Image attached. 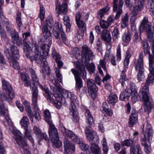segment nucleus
<instances>
[{
	"instance_id": "16",
	"label": "nucleus",
	"mask_w": 154,
	"mask_h": 154,
	"mask_svg": "<svg viewBox=\"0 0 154 154\" xmlns=\"http://www.w3.org/2000/svg\"><path fill=\"white\" fill-rule=\"evenodd\" d=\"M153 134V130L151 125L147 122L146 124L144 133V138L142 139V141H146V140H149L151 139Z\"/></svg>"
},
{
	"instance_id": "42",
	"label": "nucleus",
	"mask_w": 154,
	"mask_h": 154,
	"mask_svg": "<svg viewBox=\"0 0 154 154\" xmlns=\"http://www.w3.org/2000/svg\"><path fill=\"white\" fill-rule=\"evenodd\" d=\"M64 23L66 26V31L69 32L70 30L71 24L70 22L69 17L67 16H65L63 18Z\"/></svg>"
},
{
	"instance_id": "44",
	"label": "nucleus",
	"mask_w": 154,
	"mask_h": 154,
	"mask_svg": "<svg viewBox=\"0 0 154 154\" xmlns=\"http://www.w3.org/2000/svg\"><path fill=\"white\" fill-rule=\"evenodd\" d=\"M144 0H138L137 2V5L135 6V15L138 13L143 8Z\"/></svg>"
},
{
	"instance_id": "27",
	"label": "nucleus",
	"mask_w": 154,
	"mask_h": 154,
	"mask_svg": "<svg viewBox=\"0 0 154 154\" xmlns=\"http://www.w3.org/2000/svg\"><path fill=\"white\" fill-rule=\"evenodd\" d=\"M25 82V85L27 87L30 86L32 88V97H33L34 94L35 93L37 95V98L38 96V90L37 89V85L38 84V83H35V85H33V82L35 81H33L32 80V82H30L27 80Z\"/></svg>"
},
{
	"instance_id": "19",
	"label": "nucleus",
	"mask_w": 154,
	"mask_h": 154,
	"mask_svg": "<svg viewBox=\"0 0 154 154\" xmlns=\"http://www.w3.org/2000/svg\"><path fill=\"white\" fill-rule=\"evenodd\" d=\"M82 57L85 60H90L93 55V53L90 48L86 46L82 47Z\"/></svg>"
},
{
	"instance_id": "48",
	"label": "nucleus",
	"mask_w": 154,
	"mask_h": 154,
	"mask_svg": "<svg viewBox=\"0 0 154 154\" xmlns=\"http://www.w3.org/2000/svg\"><path fill=\"white\" fill-rule=\"evenodd\" d=\"M77 26L79 28H82L81 32H80L79 31H78V34L79 35H82L83 34V32H84L83 29L85 28L86 25L85 23L82 20L79 21L78 22H76Z\"/></svg>"
},
{
	"instance_id": "49",
	"label": "nucleus",
	"mask_w": 154,
	"mask_h": 154,
	"mask_svg": "<svg viewBox=\"0 0 154 154\" xmlns=\"http://www.w3.org/2000/svg\"><path fill=\"white\" fill-rule=\"evenodd\" d=\"M129 120V126L132 127L134 125L135 123V111L134 110L133 111H132L131 114L130 116Z\"/></svg>"
},
{
	"instance_id": "36",
	"label": "nucleus",
	"mask_w": 154,
	"mask_h": 154,
	"mask_svg": "<svg viewBox=\"0 0 154 154\" xmlns=\"http://www.w3.org/2000/svg\"><path fill=\"white\" fill-rule=\"evenodd\" d=\"M43 116L45 121L48 125L52 123L51 113L49 110L46 109L44 111Z\"/></svg>"
},
{
	"instance_id": "59",
	"label": "nucleus",
	"mask_w": 154,
	"mask_h": 154,
	"mask_svg": "<svg viewBox=\"0 0 154 154\" xmlns=\"http://www.w3.org/2000/svg\"><path fill=\"white\" fill-rule=\"evenodd\" d=\"M79 146L81 149L83 151H86L88 149V146L84 143H81L79 141Z\"/></svg>"
},
{
	"instance_id": "14",
	"label": "nucleus",
	"mask_w": 154,
	"mask_h": 154,
	"mask_svg": "<svg viewBox=\"0 0 154 154\" xmlns=\"http://www.w3.org/2000/svg\"><path fill=\"white\" fill-rule=\"evenodd\" d=\"M123 5V0H113V11L116 12V18L119 19L122 13V8Z\"/></svg>"
},
{
	"instance_id": "25",
	"label": "nucleus",
	"mask_w": 154,
	"mask_h": 154,
	"mask_svg": "<svg viewBox=\"0 0 154 154\" xmlns=\"http://www.w3.org/2000/svg\"><path fill=\"white\" fill-rule=\"evenodd\" d=\"M76 97L74 98L73 99H71V105L70 106L69 109L70 114L76 120L78 119L76 108L75 106V104L76 103Z\"/></svg>"
},
{
	"instance_id": "1",
	"label": "nucleus",
	"mask_w": 154,
	"mask_h": 154,
	"mask_svg": "<svg viewBox=\"0 0 154 154\" xmlns=\"http://www.w3.org/2000/svg\"><path fill=\"white\" fill-rule=\"evenodd\" d=\"M149 68L151 74L149 75L145 85L139 92L140 94L137 95L136 97L137 100H143L144 109L147 112H150L153 107V100L149 95V86L153 83L154 79V56L153 55H149Z\"/></svg>"
},
{
	"instance_id": "39",
	"label": "nucleus",
	"mask_w": 154,
	"mask_h": 154,
	"mask_svg": "<svg viewBox=\"0 0 154 154\" xmlns=\"http://www.w3.org/2000/svg\"><path fill=\"white\" fill-rule=\"evenodd\" d=\"M102 110L105 112L109 116H111L113 114V112L111 109H109L108 106L106 102L103 103L102 107Z\"/></svg>"
},
{
	"instance_id": "43",
	"label": "nucleus",
	"mask_w": 154,
	"mask_h": 154,
	"mask_svg": "<svg viewBox=\"0 0 154 154\" xmlns=\"http://www.w3.org/2000/svg\"><path fill=\"white\" fill-rule=\"evenodd\" d=\"M16 20L19 29L20 30V28L23 26L21 21V14L20 12H18L17 13Z\"/></svg>"
},
{
	"instance_id": "31",
	"label": "nucleus",
	"mask_w": 154,
	"mask_h": 154,
	"mask_svg": "<svg viewBox=\"0 0 154 154\" xmlns=\"http://www.w3.org/2000/svg\"><path fill=\"white\" fill-rule=\"evenodd\" d=\"M67 5L65 3H63L62 4H57L56 5V10L57 11L58 10L57 12L60 14H65L67 11Z\"/></svg>"
},
{
	"instance_id": "17",
	"label": "nucleus",
	"mask_w": 154,
	"mask_h": 154,
	"mask_svg": "<svg viewBox=\"0 0 154 154\" xmlns=\"http://www.w3.org/2000/svg\"><path fill=\"white\" fill-rule=\"evenodd\" d=\"M54 70L57 77V79L54 81V84L57 91L59 92H61L62 91V89L61 86L59 82L62 83V76L60 73V70L59 68H56L54 69Z\"/></svg>"
},
{
	"instance_id": "38",
	"label": "nucleus",
	"mask_w": 154,
	"mask_h": 154,
	"mask_svg": "<svg viewBox=\"0 0 154 154\" xmlns=\"http://www.w3.org/2000/svg\"><path fill=\"white\" fill-rule=\"evenodd\" d=\"M117 100L118 97L116 95L112 93L109 94L107 99V101L109 103L114 105L117 102Z\"/></svg>"
},
{
	"instance_id": "60",
	"label": "nucleus",
	"mask_w": 154,
	"mask_h": 154,
	"mask_svg": "<svg viewBox=\"0 0 154 154\" xmlns=\"http://www.w3.org/2000/svg\"><path fill=\"white\" fill-rule=\"evenodd\" d=\"M33 130L38 137H41L42 133L39 128L36 126H34L33 128Z\"/></svg>"
},
{
	"instance_id": "33",
	"label": "nucleus",
	"mask_w": 154,
	"mask_h": 154,
	"mask_svg": "<svg viewBox=\"0 0 154 154\" xmlns=\"http://www.w3.org/2000/svg\"><path fill=\"white\" fill-rule=\"evenodd\" d=\"M131 94L129 89H125L121 93L119 99L122 101H126L129 99Z\"/></svg>"
},
{
	"instance_id": "35",
	"label": "nucleus",
	"mask_w": 154,
	"mask_h": 154,
	"mask_svg": "<svg viewBox=\"0 0 154 154\" xmlns=\"http://www.w3.org/2000/svg\"><path fill=\"white\" fill-rule=\"evenodd\" d=\"M23 104L25 106L26 109L28 113L29 116V117L30 120L33 121V116L31 110V108L29 103L28 101H26L23 102Z\"/></svg>"
},
{
	"instance_id": "46",
	"label": "nucleus",
	"mask_w": 154,
	"mask_h": 154,
	"mask_svg": "<svg viewBox=\"0 0 154 154\" xmlns=\"http://www.w3.org/2000/svg\"><path fill=\"white\" fill-rule=\"evenodd\" d=\"M125 72V70H123L122 71L119 80L120 83H121L122 86H124L125 82L128 80L126 77Z\"/></svg>"
},
{
	"instance_id": "28",
	"label": "nucleus",
	"mask_w": 154,
	"mask_h": 154,
	"mask_svg": "<svg viewBox=\"0 0 154 154\" xmlns=\"http://www.w3.org/2000/svg\"><path fill=\"white\" fill-rule=\"evenodd\" d=\"M87 87L89 90L92 91L91 93V96L94 94V93L96 92L98 90L97 87L93 79H89L87 81Z\"/></svg>"
},
{
	"instance_id": "11",
	"label": "nucleus",
	"mask_w": 154,
	"mask_h": 154,
	"mask_svg": "<svg viewBox=\"0 0 154 154\" xmlns=\"http://www.w3.org/2000/svg\"><path fill=\"white\" fill-rule=\"evenodd\" d=\"M52 28V24L49 20L46 21L45 24L43 26L42 31L43 36L45 38V42L49 45L51 44V35L49 29Z\"/></svg>"
},
{
	"instance_id": "2",
	"label": "nucleus",
	"mask_w": 154,
	"mask_h": 154,
	"mask_svg": "<svg viewBox=\"0 0 154 154\" xmlns=\"http://www.w3.org/2000/svg\"><path fill=\"white\" fill-rule=\"evenodd\" d=\"M76 67L79 71L72 69L71 71L74 76L76 89L77 91H79L83 86L81 76L85 80L86 78V72L83 66L78 64L76 65Z\"/></svg>"
},
{
	"instance_id": "55",
	"label": "nucleus",
	"mask_w": 154,
	"mask_h": 154,
	"mask_svg": "<svg viewBox=\"0 0 154 154\" xmlns=\"http://www.w3.org/2000/svg\"><path fill=\"white\" fill-rule=\"evenodd\" d=\"M102 144L103 146V154H107L108 151V149L107 146L106 140L104 138L103 139L102 141Z\"/></svg>"
},
{
	"instance_id": "61",
	"label": "nucleus",
	"mask_w": 154,
	"mask_h": 154,
	"mask_svg": "<svg viewBox=\"0 0 154 154\" xmlns=\"http://www.w3.org/2000/svg\"><path fill=\"white\" fill-rule=\"evenodd\" d=\"M96 48L97 51L100 52H101L103 51L102 43L101 41H98L96 43Z\"/></svg>"
},
{
	"instance_id": "62",
	"label": "nucleus",
	"mask_w": 154,
	"mask_h": 154,
	"mask_svg": "<svg viewBox=\"0 0 154 154\" xmlns=\"http://www.w3.org/2000/svg\"><path fill=\"white\" fill-rule=\"evenodd\" d=\"M116 15L114 16L113 15L109 16L107 19V22L109 25H110L112 23H113L115 20H117L116 18Z\"/></svg>"
},
{
	"instance_id": "26",
	"label": "nucleus",
	"mask_w": 154,
	"mask_h": 154,
	"mask_svg": "<svg viewBox=\"0 0 154 154\" xmlns=\"http://www.w3.org/2000/svg\"><path fill=\"white\" fill-rule=\"evenodd\" d=\"M129 9L131 11L129 14L131 29L132 32H134L135 31V7L131 6Z\"/></svg>"
},
{
	"instance_id": "8",
	"label": "nucleus",
	"mask_w": 154,
	"mask_h": 154,
	"mask_svg": "<svg viewBox=\"0 0 154 154\" xmlns=\"http://www.w3.org/2000/svg\"><path fill=\"white\" fill-rule=\"evenodd\" d=\"M56 29L54 32V34L56 39L62 38L63 42L66 45L68 44V40L66 36L65 33L62 27L61 23H55L54 24Z\"/></svg>"
},
{
	"instance_id": "23",
	"label": "nucleus",
	"mask_w": 154,
	"mask_h": 154,
	"mask_svg": "<svg viewBox=\"0 0 154 154\" xmlns=\"http://www.w3.org/2000/svg\"><path fill=\"white\" fill-rule=\"evenodd\" d=\"M85 115L87 125L90 127L94 126V119L88 109L85 110Z\"/></svg>"
},
{
	"instance_id": "56",
	"label": "nucleus",
	"mask_w": 154,
	"mask_h": 154,
	"mask_svg": "<svg viewBox=\"0 0 154 154\" xmlns=\"http://www.w3.org/2000/svg\"><path fill=\"white\" fill-rule=\"evenodd\" d=\"M45 11L43 6L41 5L40 6V14H39L40 18L42 20H44L45 15Z\"/></svg>"
},
{
	"instance_id": "50",
	"label": "nucleus",
	"mask_w": 154,
	"mask_h": 154,
	"mask_svg": "<svg viewBox=\"0 0 154 154\" xmlns=\"http://www.w3.org/2000/svg\"><path fill=\"white\" fill-rule=\"evenodd\" d=\"M109 8L108 7L102 8L98 12V17L99 19H101L105 14L109 10Z\"/></svg>"
},
{
	"instance_id": "13",
	"label": "nucleus",
	"mask_w": 154,
	"mask_h": 154,
	"mask_svg": "<svg viewBox=\"0 0 154 154\" xmlns=\"http://www.w3.org/2000/svg\"><path fill=\"white\" fill-rule=\"evenodd\" d=\"M6 30L10 34V36L14 43L16 44L18 46L22 45V41L20 38L19 34L14 29L11 27L6 26Z\"/></svg>"
},
{
	"instance_id": "4",
	"label": "nucleus",
	"mask_w": 154,
	"mask_h": 154,
	"mask_svg": "<svg viewBox=\"0 0 154 154\" xmlns=\"http://www.w3.org/2000/svg\"><path fill=\"white\" fill-rule=\"evenodd\" d=\"M3 89L6 92L7 96L2 92H0V96L3 100H8V99H12L15 97L14 92L11 85L9 82L5 80H2Z\"/></svg>"
},
{
	"instance_id": "53",
	"label": "nucleus",
	"mask_w": 154,
	"mask_h": 154,
	"mask_svg": "<svg viewBox=\"0 0 154 154\" xmlns=\"http://www.w3.org/2000/svg\"><path fill=\"white\" fill-rule=\"evenodd\" d=\"M145 142L143 141L141 144L144 147V151L147 154H149L151 152V149L150 146L148 145Z\"/></svg>"
},
{
	"instance_id": "41",
	"label": "nucleus",
	"mask_w": 154,
	"mask_h": 154,
	"mask_svg": "<svg viewBox=\"0 0 154 154\" xmlns=\"http://www.w3.org/2000/svg\"><path fill=\"white\" fill-rule=\"evenodd\" d=\"M131 54L127 50L126 51L125 55V57L124 59V70L126 71L128 68V65L129 62V58L131 57Z\"/></svg>"
},
{
	"instance_id": "51",
	"label": "nucleus",
	"mask_w": 154,
	"mask_h": 154,
	"mask_svg": "<svg viewBox=\"0 0 154 154\" xmlns=\"http://www.w3.org/2000/svg\"><path fill=\"white\" fill-rule=\"evenodd\" d=\"M16 59L8 60L10 63V65L15 69H19L20 68L19 64L16 60Z\"/></svg>"
},
{
	"instance_id": "58",
	"label": "nucleus",
	"mask_w": 154,
	"mask_h": 154,
	"mask_svg": "<svg viewBox=\"0 0 154 154\" xmlns=\"http://www.w3.org/2000/svg\"><path fill=\"white\" fill-rule=\"evenodd\" d=\"M52 55L53 58L55 60L60 59V56L59 54L57 53L54 48L52 49Z\"/></svg>"
},
{
	"instance_id": "52",
	"label": "nucleus",
	"mask_w": 154,
	"mask_h": 154,
	"mask_svg": "<svg viewBox=\"0 0 154 154\" xmlns=\"http://www.w3.org/2000/svg\"><path fill=\"white\" fill-rule=\"evenodd\" d=\"M143 45L144 48V54H149V55H152L150 54V47L148 43L146 42H144L143 43Z\"/></svg>"
},
{
	"instance_id": "12",
	"label": "nucleus",
	"mask_w": 154,
	"mask_h": 154,
	"mask_svg": "<svg viewBox=\"0 0 154 154\" xmlns=\"http://www.w3.org/2000/svg\"><path fill=\"white\" fill-rule=\"evenodd\" d=\"M13 129L12 134L14 136V137L17 142L18 145L22 148L27 147L28 146L26 139L23 138L22 134L18 130L14 129Z\"/></svg>"
},
{
	"instance_id": "64",
	"label": "nucleus",
	"mask_w": 154,
	"mask_h": 154,
	"mask_svg": "<svg viewBox=\"0 0 154 154\" xmlns=\"http://www.w3.org/2000/svg\"><path fill=\"white\" fill-rule=\"evenodd\" d=\"M100 66L103 69V70L106 72L107 71V69L106 68V62L104 60H100Z\"/></svg>"
},
{
	"instance_id": "6",
	"label": "nucleus",
	"mask_w": 154,
	"mask_h": 154,
	"mask_svg": "<svg viewBox=\"0 0 154 154\" xmlns=\"http://www.w3.org/2000/svg\"><path fill=\"white\" fill-rule=\"evenodd\" d=\"M50 130L49 132L53 146L58 148L62 145V142L59 140L58 134L57 129L52 123L49 125Z\"/></svg>"
},
{
	"instance_id": "24",
	"label": "nucleus",
	"mask_w": 154,
	"mask_h": 154,
	"mask_svg": "<svg viewBox=\"0 0 154 154\" xmlns=\"http://www.w3.org/2000/svg\"><path fill=\"white\" fill-rule=\"evenodd\" d=\"M76 97L74 98L73 99H71V105L70 106L69 109L70 114L76 120L78 119L76 108L75 106V104L76 103Z\"/></svg>"
},
{
	"instance_id": "37",
	"label": "nucleus",
	"mask_w": 154,
	"mask_h": 154,
	"mask_svg": "<svg viewBox=\"0 0 154 154\" xmlns=\"http://www.w3.org/2000/svg\"><path fill=\"white\" fill-rule=\"evenodd\" d=\"M101 38L103 41L108 42L111 40L110 34L107 30H104L103 31L101 35Z\"/></svg>"
},
{
	"instance_id": "9",
	"label": "nucleus",
	"mask_w": 154,
	"mask_h": 154,
	"mask_svg": "<svg viewBox=\"0 0 154 154\" xmlns=\"http://www.w3.org/2000/svg\"><path fill=\"white\" fill-rule=\"evenodd\" d=\"M40 88L45 92L44 94V96L46 97V99L48 102H50L54 104L55 106L58 109L60 108L62 105V103L60 101H54V99L52 98L54 95L51 93L48 89L46 86L43 87L41 85H39Z\"/></svg>"
},
{
	"instance_id": "7",
	"label": "nucleus",
	"mask_w": 154,
	"mask_h": 154,
	"mask_svg": "<svg viewBox=\"0 0 154 154\" xmlns=\"http://www.w3.org/2000/svg\"><path fill=\"white\" fill-rule=\"evenodd\" d=\"M135 69L137 71V79L139 82L141 81L145 77L144 72V69L143 65V54L140 53L139 59H137V64L135 66Z\"/></svg>"
},
{
	"instance_id": "57",
	"label": "nucleus",
	"mask_w": 154,
	"mask_h": 154,
	"mask_svg": "<svg viewBox=\"0 0 154 154\" xmlns=\"http://www.w3.org/2000/svg\"><path fill=\"white\" fill-rule=\"evenodd\" d=\"M112 38L113 40H116L119 35V30L118 28H115L112 32Z\"/></svg>"
},
{
	"instance_id": "34",
	"label": "nucleus",
	"mask_w": 154,
	"mask_h": 154,
	"mask_svg": "<svg viewBox=\"0 0 154 154\" xmlns=\"http://www.w3.org/2000/svg\"><path fill=\"white\" fill-rule=\"evenodd\" d=\"M98 142H95L91 143V150L94 154H101V150L98 146Z\"/></svg>"
},
{
	"instance_id": "10",
	"label": "nucleus",
	"mask_w": 154,
	"mask_h": 154,
	"mask_svg": "<svg viewBox=\"0 0 154 154\" xmlns=\"http://www.w3.org/2000/svg\"><path fill=\"white\" fill-rule=\"evenodd\" d=\"M20 123L22 127H23L25 130V135L26 138L28 139L32 143H34L33 139L30 133L31 130L28 128V125H29V120L26 116H24L21 120Z\"/></svg>"
},
{
	"instance_id": "45",
	"label": "nucleus",
	"mask_w": 154,
	"mask_h": 154,
	"mask_svg": "<svg viewBox=\"0 0 154 154\" xmlns=\"http://www.w3.org/2000/svg\"><path fill=\"white\" fill-rule=\"evenodd\" d=\"M0 23L4 26L5 25L6 28V26L10 27L9 25V22L8 19L5 18L3 14H0Z\"/></svg>"
},
{
	"instance_id": "22",
	"label": "nucleus",
	"mask_w": 154,
	"mask_h": 154,
	"mask_svg": "<svg viewBox=\"0 0 154 154\" xmlns=\"http://www.w3.org/2000/svg\"><path fill=\"white\" fill-rule=\"evenodd\" d=\"M39 47V54L42 58H46L48 55L50 47L48 45L44 44L42 46Z\"/></svg>"
},
{
	"instance_id": "40",
	"label": "nucleus",
	"mask_w": 154,
	"mask_h": 154,
	"mask_svg": "<svg viewBox=\"0 0 154 154\" xmlns=\"http://www.w3.org/2000/svg\"><path fill=\"white\" fill-rule=\"evenodd\" d=\"M128 22V15L127 13H126L125 15L122 16L121 19V26L123 28L127 26Z\"/></svg>"
},
{
	"instance_id": "21",
	"label": "nucleus",
	"mask_w": 154,
	"mask_h": 154,
	"mask_svg": "<svg viewBox=\"0 0 154 154\" xmlns=\"http://www.w3.org/2000/svg\"><path fill=\"white\" fill-rule=\"evenodd\" d=\"M65 153L72 152L75 151V147L74 143L71 142L67 139H65L64 142Z\"/></svg>"
},
{
	"instance_id": "30",
	"label": "nucleus",
	"mask_w": 154,
	"mask_h": 154,
	"mask_svg": "<svg viewBox=\"0 0 154 154\" xmlns=\"http://www.w3.org/2000/svg\"><path fill=\"white\" fill-rule=\"evenodd\" d=\"M30 36V33L28 32L23 34V40L22 45L23 46V51H27L30 49V47L29 45L26 42V40L27 38Z\"/></svg>"
},
{
	"instance_id": "32",
	"label": "nucleus",
	"mask_w": 154,
	"mask_h": 154,
	"mask_svg": "<svg viewBox=\"0 0 154 154\" xmlns=\"http://www.w3.org/2000/svg\"><path fill=\"white\" fill-rule=\"evenodd\" d=\"M133 143V141L131 139H127L122 141V146H131L130 154H135V147L134 145H132Z\"/></svg>"
},
{
	"instance_id": "15",
	"label": "nucleus",
	"mask_w": 154,
	"mask_h": 154,
	"mask_svg": "<svg viewBox=\"0 0 154 154\" xmlns=\"http://www.w3.org/2000/svg\"><path fill=\"white\" fill-rule=\"evenodd\" d=\"M85 134L88 140L91 143L99 142L98 136L94 131L87 128L85 131Z\"/></svg>"
},
{
	"instance_id": "20",
	"label": "nucleus",
	"mask_w": 154,
	"mask_h": 154,
	"mask_svg": "<svg viewBox=\"0 0 154 154\" xmlns=\"http://www.w3.org/2000/svg\"><path fill=\"white\" fill-rule=\"evenodd\" d=\"M11 53L10 54V58L8 59V60L13 59L18 60L20 57L19 50L17 47L14 45H12L10 47Z\"/></svg>"
},
{
	"instance_id": "5",
	"label": "nucleus",
	"mask_w": 154,
	"mask_h": 154,
	"mask_svg": "<svg viewBox=\"0 0 154 154\" xmlns=\"http://www.w3.org/2000/svg\"><path fill=\"white\" fill-rule=\"evenodd\" d=\"M34 54L33 55L31 54L32 52L30 47V50L27 51H24L26 53V57L32 62L35 60V62L37 63L38 65H41V64L42 63V58L39 54V49L38 45L37 44H35L34 45Z\"/></svg>"
},
{
	"instance_id": "54",
	"label": "nucleus",
	"mask_w": 154,
	"mask_h": 154,
	"mask_svg": "<svg viewBox=\"0 0 154 154\" xmlns=\"http://www.w3.org/2000/svg\"><path fill=\"white\" fill-rule=\"evenodd\" d=\"M86 66L87 69L90 73L91 74L94 72L95 66L93 63H91L88 65H86Z\"/></svg>"
},
{
	"instance_id": "63",
	"label": "nucleus",
	"mask_w": 154,
	"mask_h": 154,
	"mask_svg": "<svg viewBox=\"0 0 154 154\" xmlns=\"http://www.w3.org/2000/svg\"><path fill=\"white\" fill-rule=\"evenodd\" d=\"M101 27L102 28H107L109 26L107 21L102 20L100 23Z\"/></svg>"
},
{
	"instance_id": "3",
	"label": "nucleus",
	"mask_w": 154,
	"mask_h": 154,
	"mask_svg": "<svg viewBox=\"0 0 154 154\" xmlns=\"http://www.w3.org/2000/svg\"><path fill=\"white\" fill-rule=\"evenodd\" d=\"M151 23L148 21V18L145 17L143 20L140 27L147 33L148 40L151 42L152 53L153 55L154 56V39H153L154 28L151 26Z\"/></svg>"
},
{
	"instance_id": "47",
	"label": "nucleus",
	"mask_w": 154,
	"mask_h": 154,
	"mask_svg": "<svg viewBox=\"0 0 154 154\" xmlns=\"http://www.w3.org/2000/svg\"><path fill=\"white\" fill-rule=\"evenodd\" d=\"M29 72L31 74L32 80L35 82H33V85H35V83H39L35 71L32 68L29 69Z\"/></svg>"
},
{
	"instance_id": "29",
	"label": "nucleus",
	"mask_w": 154,
	"mask_h": 154,
	"mask_svg": "<svg viewBox=\"0 0 154 154\" xmlns=\"http://www.w3.org/2000/svg\"><path fill=\"white\" fill-rule=\"evenodd\" d=\"M64 131L66 134L68 135L69 137L73 141L76 143H79V138L78 136L74 133L72 131L68 130L66 128L64 129Z\"/></svg>"
},
{
	"instance_id": "18",
	"label": "nucleus",
	"mask_w": 154,
	"mask_h": 154,
	"mask_svg": "<svg viewBox=\"0 0 154 154\" xmlns=\"http://www.w3.org/2000/svg\"><path fill=\"white\" fill-rule=\"evenodd\" d=\"M32 105L34 106V108L35 109V113L34 115H33V117L34 116L35 119L38 121L41 119V116H40L39 111L38 110V107L37 105L38 98H37V95L35 93L34 94L33 97H32Z\"/></svg>"
}]
</instances>
